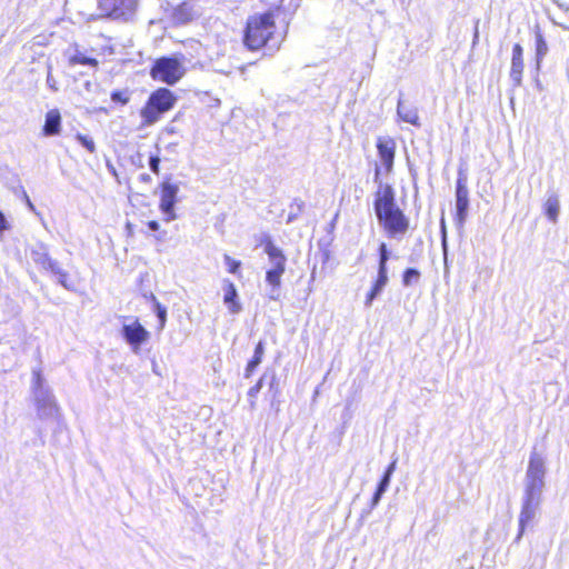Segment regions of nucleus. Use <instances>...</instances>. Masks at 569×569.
Returning a JSON list of instances; mask_svg holds the SVG:
<instances>
[{
    "label": "nucleus",
    "instance_id": "ddd939ff",
    "mask_svg": "<svg viewBox=\"0 0 569 569\" xmlns=\"http://www.w3.org/2000/svg\"><path fill=\"white\" fill-rule=\"evenodd\" d=\"M194 10L191 3L184 1L173 8L171 19L176 24H186L194 19Z\"/></svg>",
    "mask_w": 569,
    "mask_h": 569
},
{
    "label": "nucleus",
    "instance_id": "7ed1b4c3",
    "mask_svg": "<svg viewBox=\"0 0 569 569\" xmlns=\"http://www.w3.org/2000/svg\"><path fill=\"white\" fill-rule=\"evenodd\" d=\"M177 97L168 88L161 87L153 90L140 109L142 127H150L161 120L176 104Z\"/></svg>",
    "mask_w": 569,
    "mask_h": 569
},
{
    "label": "nucleus",
    "instance_id": "412c9836",
    "mask_svg": "<svg viewBox=\"0 0 569 569\" xmlns=\"http://www.w3.org/2000/svg\"><path fill=\"white\" fill-rule=\"evenodd\" d=\"M535 517V511L530 506H525L521 510L520 518H519V533L518 536L521 537L525 531V527L527 523H529Z\"/></svg>",
    "mask_w": 569,
    "mask_h": 569
},
{
    "label": "nucleus",
    "instance_id": "58836bf2",
    "mask_svg": "<svg viewBox=\"0 0 569 569\" xmlns=\"http://www.w3.org/2000/svg\"><path fill=\"white\" fill-rule=\"evenodd\" d=\"M36 378H37V383L40 386L41 385V375H40V372L36 373Z\"/></svg>",
    "mask_w": 569,
    "mask_h": 569
},
{
    "label": "nucleus",
    "instance_id": "f3484780",
    "mask_svg": "<svg viewBox=\"0 0 569 569\" xmlns=\"http://www.w3.org/2000/svg\"><path fill=\"white\" fill-rule=\"evenodd\" d=\"M264 356V342L260 340L253 350L252 357L249 359V361L246 365L244 368V377L250 378L254 371L257 370L258 366L262 362Z\"/></svg>",
    "mask_w": 569,
    "mask_h": 569
},
{
    "label": "nucleus",
    "instance_id": "b1692460",
    "mask_svg": "<svg viewBox=\"0 0 569 569\" xmlns=\"http://www.w3.org/2000/svg\"><path fill=\"white\" fill-rule=\"evenodd\" d=\"M227 271L232 274H240L241 261L232 258L229 254L223 256Z\"/></svg>",
    "mask_w": 569,
    "mask_h": 569
},
{
    "label": "nucleus",
    "instance_id": "393cba45",
    "mask_svg": "<svg viewBox=\"0 0 569 569\" xmlns=\"http://www.w3.org/2000/svg\"><path fill=\"white\" fill-rule=\"evenodd\" d=\"M420 278V272L415 268H408L403 271L402 274V283L405 286H410L413 282H417Z\"/></svg>",
    "mask_w": 569,
    "mask_h": 569
},
{
    "label": "nucleus",
    "instance_id": "1a4fd4ad",
    "mask_svg": "<svg viewBox=\"0 0 569 569\" xmlns=\"http://www.w3.org/2000/svg\"><path fill=\"white\" fill-rule=\"evenodd\" d=\"M456 207L457 220L462 223L466 220L469 207V191L467 188V177L459 171L456 183Z\"/></svg>",
    "mask_w": 569,
    "mask_h": 569
},
{
    "label": "nucleus",
    "instance_id": "f8f14e48",
    "mask_svg": "<svg viewBox=\"0 0 569 569\" xmlns=\"http://www.w3.org/2000/svg\"><path fill=\"white\" fill-rule=\"evenodd\" d=\"M259 246H263L264 252L268 254L272 266L286 267V256L283 252L273 243L270 236H263L259 242Z\"/></svg>",
    "mask_w": 569,
    "mask_h": 569
},
{
    "label": "nucleus",
    "instance_id": "dca6fc26",
    "mask_svg": "<svg viewBox=\"0 0 569 569\" xmlns=\"http://www.w3.org/2000/svg\"><path fill=\"white\" fill-rule=\"evenodd\" d=\"M388 282V272L378 271L377 278L373 281L370 290L366 295L365 305L370 307L373 300L381 293Z\"/></svg>",
    "mask_w": 569,
    "mask_h": 569
},
{
    "label": "nucleus",
    "instance_id": "aec40b11",
    "mask_svg": "<svg viewBox=\"0 0 569 569\" xmlns=\"http://www.w3.org/2000/svg\"><path fill=\"white\" fill-rule=\"evenodd\" d=\"M69 66H90L97 68L99 66V61L96 58L87 57L81 52H77L68 58Z\"/></svg>",
    "mask_w": 569,
    "mask_h": 569
},
{
    "label": "nucleus",
    "instance_id": "a878e982",
    "mask_svg": "<svg viewBox=\"0 0 569 569\" xmlns=\"http://www.w3.org/2000/svg\"><path fill=\"white\" fill-rule=\"evenodd\" d=\"M263 386V379L260 378L249 390H248V398L250 401V407L253 409L256 408V399Z\"/></svg>",
    "mask_w": 569,
    "mask_h": 569
},
{
    "label": "nucleus",
    "instance_id": "f704fd0d",
    "mask_svg": "<svg viewBox=\"0 0 569 569\" xmlns=\"http://www.w3.org/2000/svg\"><path fill=\"white\" fill-rule=\"evenodd\" d=\"M126 230H127V236L128 237H133L134 234V229H133V224L131 222H127L126 223Z\"/></svg>",
    "mask_w": 569,
    "mask_h": 569
},
{
    "label": "nucleus",
    "instance_id": "9d476101",
    "mask_svg": "<svg viewBox=\"0 0 569 569\" xmlns=\"http://www.w3.org/2000/svg\"><path fill=\"white\" fill-rule=\"evenodd\" d=\"M525 70L523 50L520 43L512 46L510 78L516 87L521 86Z\"/></svg>",
    "mask_w": 569,
    "mask_h": 569
},
{
    "label": "nucleus",
    "instance_id": "2eb2a0df",
    "mask_svg": "<svg viewBox=\"0 0 569 569\" xmlns=\"http://www.w3.org/2000/svg\"><path fill=\"white\" fill-rule=\"evenodd\" d=\"M388 282V272L378 271L377 278L373 281L370 290L366 295L365 305L370 307L373 300L381 293Z\"/></svg>",
    "mask_w": 569,
    "mask_h": 569
},
{
    "label": "nucleus",
    "instance_id": "f257e3e1",
    "mask_svg": "<svg viewBox=\"0 0 569 569\" xmlns=\"http://www.w3.org/2000/svg\"><path fill=\"white\" fill-rule=\"evenodd\" d=\"M279 8L250 14L243 26L242 44L251 51L279 50L284 32L277 23Z\"/></svg>",
    "mask_w": 569,
    "mask_h": 569
},
{
    "label": "nucleus",
    "instance_id": "473e14b6",
    "mask_svg": "<svg viewBox=\"0 0 569 569\" xmlns=\"http://www.w3.org/2000/svg\"><path fill=\"white\" fill-rule=\"evenodd\" d=\"M149 167L156 174L160 173V158L158 156H151L149 159Z\"/></svg>",
    "mask_w": 569,
    "mask_h": 569
},
{
    "label": "nucleus",
    "instance_id": "bb28decb",
    "mask_svg": "<svg viewBox=\"0 0 569 569\" xmlns=\"http://www.w3.org/2000/svg\"><path fill=\"white\" fill-rule=\"evenodd\" d=\"M395 467H396V462H391L389 465V467L387 468L383 477L381 478L379 485H378V488L377 490L380 491V492H385L388 485H389V481H390V477H391V473L393 472L395 470Z\"/></svg>",
    "mask_w": 569,
    "mask_h": 569
},
{
    "label": "nucleus",
    "instance_id": "2f4dec72",
    "mask_svg": "<svg viewBox=\"0 0 569 569\" xmlns=\"http://www.w3.org/2000/svg\"><path fill=\"white\" fill-rule=\"evenodd\" d=\"M76 138L89 152L96 151V144L91 138L80 133Z\"/></svg>",
    "mask_w": 569,
    "mask_h": 569
},
{
    "label": "nucleus",
    "instance_id": "6ab92c4d",
    "mask_svg": "<svg viewBox=\"0 0 569 569\" xmlns=\"http://www.w3.org/2000/svg\"><path fill=\"white\" fill-rule=\"evenodd\" d=\"M286 271V267L282 266H272L271 269L266 272L267 282L273 287L279 288L281 284V277Z\"/></svg>",
    "mask_w": 569,
    "mask_h": 569
},
{
    "label": "nucleus",
    "instance_id": "7c9ffc66",
    "mask_svg": "<svg viewBox=\"0 0 569 569\" xmlns=\"http://www.w3.org/2000/svg\"><path fill=\"white\" fill-rule=\"evenodd\" d=\"M57 276L58 281L60 284H62L64 288L70 289L73 287V282L70 280L69 274L59 268L58 272L54 273Z\"/></svg>",
    "mask_w": 569,
    "mask_h": 569
},
{
    "label": "nucleus",
    "instance_id": "c85d7f7f",
    "mask_svg": "<svg viewBox=\"0 0 569 569\" xmlns=\"http://www.w3.org/2000/svg\"><path fill=\"white\" fill-rule=\"evenodd\" d=\"M153 298V301H154V311L158 316V319H159V327L162 329L166 325V319H167V310L166 308L159 302L156 300L154 297Z\"/></svg>",
    "mask_w": 569,
    "mask_h": 569
},
{
    "label": "nucleus",
    "instance_id": "c9c22d12",
    "mask_svg": "<svg viewBox=\"0 0 569 569\" xmlns=\"http://www.w3.org/2000/svg\"><path fill=\"white\" fill-rule=\"evenodd\" d=\"M140 180L142 182L150 183L151 182V177L149 174H147V173H143V174L140 176Z\"/></svg>",
    "mask_w": 569,
    "mask_h": 569
},
{
    "label": "nucleus",
    "instance_id": "20e7f679",
    "mask_svg": "<svg viewBox=\"0 0 569 569\" xmlns=\"http://www.w3.org/2000/svg\"><path fill=\"white\" fill-rule=\"evenodd\" d=\"M184 74L182 62L174 57H160L150 68V77L169 86L176 84Z\"/></svg>",
    "mask_w": 569,
    "mask_h": 569
},
{
    "label": "nucleus",
    "instance_id": "a19ab883",
    "mask_svg": "<svg viewBox=\"0 0 569 569\" xmlns=\"http://www.w3.org/2000/svg\"><path fill=\"white\" fill-rule=\"evenodd\" d=\"M477 39H478V30L476 29V32H475V39H473V41L476 42V41H477Z\"/></svg>",
    "mask_w": 569,
    "mask_h": 569
},
{
    "label": "nucleus",
    "instance_id": "a211bd4d",
    "mask_svg": "<svg viewBox=\"0 0 569 569\" xmlns=\"http://www.w3.org/2000/svg\"><path fill=\"white\" fill-rule=\"evenodd\" d=\"M559 199L556 194L549 196L543 203V212L551 222H557L559 214Z\"/></svg>",
    "mask_w": 569,
    "mask_h": 569
},
{
    "label": "nucleus",
    "instance_id": "39448f33",
    "mask_svg": "<svg viewBox=\"0 0 569 569\" xmlns=\"http://www.w3.org/2000/svg\"><path fill=\"white\" fill-rule=\"evenodd\" d=\"M543 461L538 455H532L527 470V493L530 497L539 495L543 486Z\"/></svg>",
    "mask_w": 569,
    "mask_h": 569
},
{
    "label": "nucleus",
    "instance_id": "0eeeda50",
    "mask_svg": "<svg viewBox=\"0 0 569 569\" xmlns=\"http://www.w3.org/2000/svg\"><path fill=\"white\" fill-rule=\"evenodd\" d=\"M378 157L383 167V173L389 174L393 170L396 157V141L391 137H379L376 142Z\"/></svg>",
    "mask_w": 569,
    "mask_h": 569
},
{
    "label": "nucleus",
    "instance_id": "cd10ccee",
    "mask_svg": "<svg viewBox=\"0 0 569 569\" xmlns=\"http://www.w3.org/2000/svg\"><path fill=\"white\" fill-rule=\"evenodd\" d=\"M389 259V256H388V251H387V246L386 243H381L379 246V264H378V271H387L388 272V269H387V261Z\"/></svg>",
    "mask_w": 569,
    "mask_h": 569
},
{
    "label": "nucleus",
    "instance_id": "9b49d317",
    "mask_svg": "<svg viewBox=\"0 0 569 569\" xmlns=\"http://www.w3.org/2000/svg\"><path fill=\"white\" fill-rule=\"evenodd\" d=\"M223 303L233 315L242 310L241 303L238 300L237 288L234 283L228 279L223 280Z\"/></svg>",
    "mask_w": 569,
    "mask_h": 569
},
{
    "label": "nucleus",
    "instance_id": "e433bc0d",
    "mask_svg": "<svg viewBox=\"0 0 569 569\" xmlns=\"http://www.w3.org/2000/svg\"><path fill=\"white\" fill-rule=\"evenodd\" d=\"M382 493L383 492L376 490L373 498H372L373 503H377L380 500Z\"/></svg>",
    "mask_w": 569,
    "mask_h": 569
},
{
    "label": "nucleus",
    "instance_id": "4468645a",
    "mask_svg": "<svg viewBox=\"0 0 569 569\" xmlns=\"http://www.w3.org/2000/svg\"><path fill=\"white\" fill-rule=\"evenodd\" d=\"M61 129V116L58 109L49 110L46 113L44 124L42 127V133L44 136H56Z\"/></svg>",
    "mask_w": 569,
    "mask_h": 569
},
{
    "label": "nucleus",
    "instance_id": "4be33fe9",
    "mask_svg": "<svg viewBox=\"0 0 569 569\" xmlns=\"http://www.w3.org/2000/svg\"><path fill=\"white\" fill-rule=\"evenodd\" d=\"M548 46L543 38V36L538 32L536 34V56H537V62L539 63L543 57L547 54Z\"/></svg>",
    "mask_w": 569,
    "mask_h": 569
},
{
    "label": "nucleus",
    "instance_id": "6e6552de",
    "mask_svg": "<svg viewBox=\"0 0 569 569\" xmlns=\"http://www.w3.org/2000/svg\"><path fill=\"white\" fill-rule=\"evenodd\" d=\"M123 339L133 350H138L140 346L150 338L148 330L136 318L131 323L123 325L121 328Z\"/></svg>",
    "mask_w": 569,
    "mask_h": 569
},
{
    "label": "nucleus",
    "instance_id": "4c0bfd02",
    "mask_svg": "<svg viewBox=\"0 0 569 569\" xmlns=\"http://www.w3.org/2000/svg\"><path fill=\"white\" fill-rule=\"evenodd\" d=\"M380 173H381V169L379 167H376V169H375V181L379 180Z\"/></svg>",
    "mask_w": 569,
    "mask_h": 569
},
{
    "label": "nucleus",
    "instance_id": "f03ea898",
    "mask_svg": "<svg viewBox=\"0 0 569 569\" xmlns=\"http://www.w3.org/2000/svg\"><path fill=\"white\" fill-rule=\"evenodd\" d=\"M373 209L380 226L389 238L403 236L409 230V219L397 206L395 190L390 184H379L375 193Z\"/></svg>",
    "mask_w": 569,
    "mask_h": 569
},
{
    "label": "nucleus",
    "instance_id": "ea45409f",
    "mask_svg": "<svg viewBox=\"0 0 569 569\" xmlns=\"http://www.w3.org/2000/svg\"><path fill=\"white\" fill-rule=\"evenodd\" d=\"M48 403L56 408V402L51 398L48 399Z\"/></svg>",
    "mask_w": 569,
    "mask_h": 569
},
{
    "label": "nucleus",
    "instance_id": "72a5a7b5",
    "mask_svg": "<svg viewBox=\"0 0 569 569\" xmlns=\"http://www.w3.org/2000/svg\"><path fill=\"white\" fill-rule=\"evenodd\" d=\"M148 228L152 231H158L160 229V224L158 221L156 220H150L148 223H147Z\"/></svg>",
    "mask_w": 569,
    "mask_h": 569
},
{
    "label": "nucleus",
    "instance_id": "5701e85b",
    "mask_svg": "<svg viewBox=\"0 0 569 569\" xmlns=\"http://www.w3.org/2000/svg\"><path fill=\"white\" fill-rule=\"evenodd\" d=\"M38 263L40 264V267L43 270H46L52 274H54L59 270L58 263L54 260H52L50 257H47V256L41 257L38 260Z\"/></svg>",
    "mask_w": 569,
    "mask_h": 569
},
{
    "label": "nucleus",
    "instance_id": "c756f323",
    "mask_svg": "<svg viewBox=\"0 0 569 569\" xmlns=\"http://www.w3.org/2000/svg\"><path fill=\"white\" fill-rule=\"evenodd\" d=\"M111 100L113 102H118L122 106L127 104L130 100V97L127 91L116 90L111 92Z\"/></svg>",
    "mask_w": 569,
    "mask_h": 569
},
{
    "label": "nucleus",
    "instance_id": "423d86ee",
    "mask_svg": "<svg viewBox=\"0 0 569 569\" xmlns=\"http://www.w3.org/2000/svg\"><path fill=\"white\" fill-rule=\"evenodd\" d=\"M178 191L179 187L176 183H171L168 180L160 183L159 209L167 216V221L176 219L174 204L177 202Z\"/></svg>",
    "mask_w": 569,
    "mask_h": 569
}]
</instances>
